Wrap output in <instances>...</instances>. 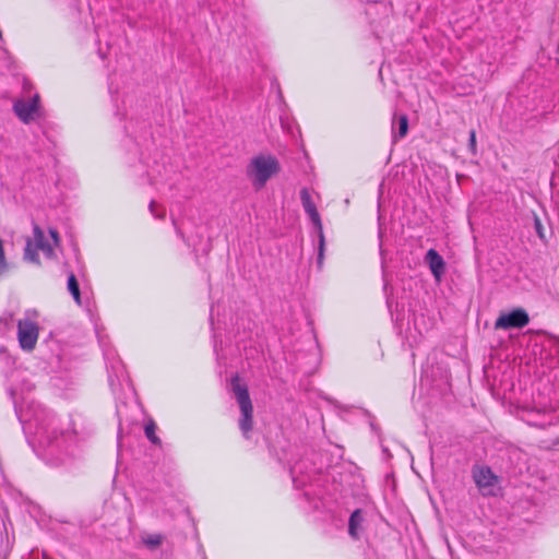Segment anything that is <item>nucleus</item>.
Returning a JSON list of instances; mask_svg holds the SVG:
<instances>
[{"label":"nucleus","instance_id":"f257e3e1","mask_svg":"<svg viewBox=\"0 0 559 559\" xmlns=\"http://www.w3.org/2000/svg\"><path fill=\"white\" fill-rule=\"evenodd\" d=\"M230 391L234 394L240 408V418L238 420L239 429L246 439H250L253 430V405L250 399L247 384L241 382L240 377L236 373L230 378Z\"/></svg>","mask_w":559,"mask_h":559},{"label":"nucleus","instance_id":"ddd939ff","mask_svg":"<svg viewBox=\"0 0 559 559\" xmlns=\"http://www.w3.org/2000/svg\"><path fill=\"white\" fill-rule=\"evenodd\" d=\"M157 426L153 419H148L144 426L145 437L155 445H160L162 441L156 435Z\"/></svg>","mask_w":559,"mask_h":559},{"label":"nucleus","instance_id":"7ed1b4c3","mask_svg":"<svg viewBox=\"0 0 559 559\" xmlns=\"http://www.w3.org/2000/svg\"><path fill=\"white\" fill-rule=\"evenodd\" d=\"M299 194H300V201H301L305 212L309 215L310 221L312 222L313 226L318 230L319 248H318L317 263H318L319 267H321L323 264L324 248H325V239H324L321 217H320V214L317 210L314 202L312 201L309 190L307 188H302L300 190Z\"/></svg>","mask_w":559,"mask_h":559},{"label":"nucleus","instance_id":"39448f33","mask_svg":"<svg viewBox=\"0 0 559 559\" xmlns=\"http://www.w3.org/2000/svg\"><path fill=\"white\" fill-rule=\"evenodd\" d=\"M530 323V316L523 308L501 312L495 322L496 330L522 329Z\"/></svg>","mask_w":559,"mask_h":559},{"label":"nucleus","instance_id":"dca6fc26","mask_svg":"<svg viewBox=\"0 0 559 559\" xmlns=\"http://www.w3.org/2000/svg\"><path fill=\"white\" fill-rule=\"evenodd\" d=\"M534 228H535V231L538 235V237L542 240H545L546 239L545 229H544L540 218L537 215L534 216Z\"/></svg>","mask_w":559,"mask_h":559},{"label":"nucleus","instance_id":"f3484780","mask_svg":"<svg viewBox=\"0 0 559 559\" xmlns=\"http://www.w3.org/2000/svg\"><path fill=\"white\" fill-rule=\"evenodd\" d=\"M37 249L41 250L44 252V254L49 259L55 257V251L52 249V246L48 241L41 243L39 247H37Z\"/></svg>","mask_w":559,"mask_h":559},{"label":"nucleus","instance_id":"6e6552de","mask_svg":"<svg viewBox=\"0 0 559 559\" xmlns=\"http://www.w3.org/2000/svg\"><path fill=\"white\" fill-rule=\"evenodd\" d=\"M425 260L428 263L436 281H440L445 272V262L443 258L438 253L437 250L429 249L426 253Z\"/></svg>","mask_w":559,"mask_h":559},{"label":"nucleus","instance_id":"0eeeda50","mask_svg":"<svg viewBox=\"0 0 559 559\" xmlns=\"http://www.w3.org/2000/svg\"><path fill=\"white\" fill-rule=\"evenodd\" d=\"M39 110V95H34L28 102L19 99L13 104V111L24 123H29L35 119Z\"/></svg>","mask_w":559,"mask_h":559},{"label":"nucleus","instance_id":"a211bd4d","mask_svg":"<svg viewBox=\"0 0 559 559\" xmlns=\"http://www.w3.org/2000/svg\"><path fill=\"white\" fill-rule=\"evenodd\" d=\"M0 270H2V271L8 270V262L5 260L3 243H2L1 239H0Z\"/></svg>","mask_w":559,"mask_h":559},{"label":"nucleus","instance_id":"f8f14e48","mask_svg":"<svg viewBox=\"0 0 559 559\" xmlns=\"http://www.w3.org/2000/svg\"><path fill=\"white\" fill-rule=\"evenodd\" d=\"M68 290L72 295L74 301L81 305V292L76 276L71 272L68 276Z\"/></svg>","mask_w":559,"mask_h":559},{"label":"nucleus","instance_id":"aec40b11","mask_svg":"<svg viewBox=\"0 0 559 559\" xmlns=\"http://www.w3.org/2000/svg\"><path fill=\"white\" fill-rule=\"evenodd\" d=\"M469 147L473 153L476 151V132L475 130L469 131Z\"/></svg>","mask_w":559,"mask_h":559},{"label":"nucleus","instance_id":"9d476101","mask_svg":"<svg viewBox=\"0 0 559 559\" xmlns=\"http://www.w3.org/2000/svg\"><path fill=\"white\" fill-rule=\"evenodd\" d=\"M365 522L364 511L356 509L349 516L348 520V534L354 539H359L360 533L362 532V523Z\"/></svg>","mask_w":559,"mask_h":559},{"label":"nucleus","instance_id":"6ab92c4d","mask_svg":"<svg viewBox=\"0 0 559 559\" xmlns=\"http://www.w3.org/2000/svg\"><path fill=\"white\" fill-rule=\"evenodd\" d=\"M70 427L67 428L66 430H60V435L64 438H71V437H74L76 436V430L74 429L73 427V423L72 420L70 421Z\"/></svg>","mask_w":559,"mask_h":559},{"label":"nucleus","instance_id":"2eb2a0df","mask_svg":"<svg viewBox=\"0 0 559 559\" xmlns=\"http://www.w3.org/2000/svg\"><path fill=\"white\" fill-rule=\"evenodd\" d=\"M34 239H35V247H39L41 243L46 242L44 231L41 228L37 225L34 226Z\"/></svg>","mask_w":559,"mask_h":559},{"label":"nucleus","instance_id":"4468645a","mask_svg":"<svg viewBox=\"0 0 559 559\" xmlns=\"http://www.w3.org/2000/svg\"><path fill=\"white\" fill-rule=\"evenodd\" d=\"M37 248L33 245L32 240L31 239H27L26 241V246H25V249H24V259L32 262V263H35V264H40V260H39V255H38V252H37Z\"/></svg>","mask_w":559,"mask_h":559},{"label":"nucleus","instance_id":"20e7f679","mask_svg":"<svg viewBox=\"0 0 559 559\" xmlns=\"http://www.w3.org/2000/svg\"><path fill=\"white\" fill-rule=\"evenodd\" d=\"M472 477L483 496H495L498 476L487 465L475 464L472 467Z\"/></svg>","mask_w":559,"mask_h":559},{"label":"nucleus","instance_id":"f03ea898","mask_svg":"<svg viewBox=\"0 0 559 559\" xmlns=\"http://www.w3.org/2000/svg\"><path fill=\"white\" fill-rule=\"evenodd\" d=\"M281 171L278 159L271 154L254 156L247 166V177L251 180L254 189H262L266 182Z\"/></svg>","mask_w":559,"mask_h":559},{"label":"nucleus","instance_id":"9b49d317","mask_svg":"<svg viewBox=\"0 0 559 559\" xmlns=\"http://www.w3.org/2000/svg\"><path fill=\"white\" fill-rule=\"evenodd\" d=\"M165 542H167V539L163 534H145L141 536L142 545L151 551L160 548Z\"/></svg>","mask_w":559,"mask_h":559},{"label":"nucleus","instance_id":"b1692460","mask_svg":"<svg viewBox=\"0 0 559 559\" xmlns=\"http://www.w3.org/2000/svg\"><path fill=\"white\" fill-rule=\"evenodd\" d=\"M3 272L2 270H0V273Z\"/></svg>","mask_w":559,"mask_h":559},{"label":"nucleus","instance_id":"423d86ee","mask_svg":"<svg viewBox=\"0 0 559 559\" xmlns=\"http://www.w3.org/2000/svg\"><path fill=\"white\" fill-rule=\"evenodd\" d=\"M39 328L36 322L31 320H19L17 322V340L23 350L32 352L37 343Z\"/></svg>","mask_w":559,"mask_h":559},{"label":"nucleus","instance_id":"1a4fd4ad","mask_svg":"<svg viewBox=\"0 0 559 559\" xmlns=\"http://www.w3.org/2000/svg\"><path fill=\"white\" fill-rule=\"evenodd\" d=\"M408 132V117L405 114L393 115L392 120V142L396 143L399 140L405 138Z\"/></svg>","mask_w":559,"mask_h":559},{"label":"nucleus","instance_id":"412c9836","mask_svg":"<svg viewBox=\"0 0 559 559\" xmlns=\"http://www.w3.org/2000/svg\"><path fill=\"white\" fill-rule=\"evenodd\" d=\"M49 234H50V237H51V238H52V240H53V243H55L56 246H59L60 237H59L58 231H57L56 229L50 228V229H49Z\"/></svg>","mask_w":559,"mask_h":559},{"label":"nucleus","instance_id":"5701e85b","mask_svg":"<svg viewBox=\"0 0 559 559\" xmlns=\"http://www.w3.org/2000/svg\"><path fill=\"white\" fill-rule=\"evenodd\" d=\"M166 215V211L163 209L162 211H156V213L153 215L158 219H164Z\"/></svg>","mask_w":559,"mask_h":559},{"label":"nucleus","instance_id":"4be33fe9","mask_svg":"<svg viewBox=\"0 0 559 559\" xmlns=\"http://www.w3.org/2000/svg\"><path fill=\"white\" fill-rule=\"evenodd\" d=\"M148 210H150L152 215H154L156 213V211H157V203L154 200H152L150 202Z\"/></svg>","mask_w":559,"mask_h":559}]
</instances>
